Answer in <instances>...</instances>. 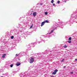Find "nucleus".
Masks as SVG:
<instances>
[{
	"mask_svg": "<svg viewBox=\"0 0 77 77\" xmlns=\"http://www.w3.org/2000/svg\"><path fill=\"white\" fill-rule=\"evenodd\" d=\"M34 62V58L31 57V59L29 61V62L30 63H32Z\"/></svg>",
	"mask_w": 77,
	"mask_h": 77,
	"instance_id": "1",
	"label": "nucleus"
},
{
	"mask_svg": "<svg viewBox=\"0 0 77 77\" xmlns=\"http://www.w3.org/2000/svg\"><path fill=\"white\" fill-rule=\"evenodd\" d=\"M57 71H58V70L56 69L54 71V72L52 73V74L54 75H55L56 74V72H57Z\"/></svg>",
	"mask_w": 77,
	"mask_h": 77,
	"instance_id": "2",
	"label": "nucleus"
},
{
	"mask_svg": "<svg viewBox=\"0 0 77 77\" xmlns=\"http://www.w3.org/2000/svg\"><path fill=\"white\" fill-rule=\"evenodd\" d=\"M36 12H34L33 13V17H36Z\"/></svg>",
	"mask_w": 77,
	"mask_h": 77,
	"instance_id": "3",
	"label": "nucleus"
},
{
	"mask_svg": "<svg viewBox=\"0 0 77 77\" xmlns=\"http://www.w3.org/2000/svg\"><path fill=\"white\" fill-rule=\"evenodd\" d=\"M21 65V63H20L19 62H17L16 64V66H19V65Z\"/></svg>",
	"mask_w": 77,
	"mask_h": 77,
	"instance_id": "4",
	"label": "nucleus"
},
{
	"mask_svg": "<svg viewBox=\"0 0 77 77\" xmlns=\"http://www.w3.org/2000/svg\"><path fill=\"white\" fill-rule=\"evenodd\" d=\"M45 21L42 22L41 23V26L42 27V26H44V24H45Z\"/></svg>",
	"mask_w": 77,
	"mask_h": 77,
	"instance_id": "5",
	"label": "nucleus"
},
{
	"mask_svg": "<svg viewBox=\"0 0 77 77\" xmlns=\"http://www.w3.org/2000/svg\"><path fill=\"white\" fill-rule=\"evenodd\" d=\"M6 55V54H4V55L2 57L3 58H4L5 57V56Z\"/></svg>",
	"mask_w": 77,
	"mask_h": 77,
	"instance_id": "6",
	"label": "nucleus"
},
{
	"mask_svg": "<svg viewBox=\"0 0 77 77\" xmlns=\"http://www.w3.org/2000/svg\"><path fill=\"white\" fill-rule=\"evenodd\" d=\"M63 47L65 48H67V47H68V46H67L66 45H65L64 46H63Z\"/></svg>",
	"mask_w": 77,
	"mask_h": 77,
	"instance_id": "7",
	"label": "nucleus"
},
{
	"mask_svg": "<svg viewBox=\"0 0 77 77\" xmlns=\"http://www.w3.org/2000/svg\"><path fill=\"white\" fill-rule=\"evenodd\" d=\"M72 39V38H71V37H69V41H71Z\"/></svg>",
	"mask_w": 77,
	"mask_h": 77,
	"instance_id": "8",
	"label": "nucleus"
},
{
	"mask_svg": "<svg viewBox=\"0 0 77 77\" xmlns=\"http://www.w3.org/2000/svg\"><path fill=\"white\" fill-rule=\"evenodd\" d=\"M54 2V0H52L51 1V3H53Z\"/></svg>",
	"mask_w": 77,
	"mask_h": 77,
	"instance_id": "9",
	"label": "nucleus"
},
{
	"mask_svg": "<svg viewBox=\"0 0 77 77\" xmlns=\"http://www.w3.org/2000/svg\"><path fill=\"white\" fill-rule=\"evenodd\" d=\"M45 23H48V21L46 20V21H45Z\"/></svg>",
	"mask_w": 77,
	"mask_h": 77,
	"instance_id": "10",
	"label": "nucleus"
},
{
	"mask_svg": "<svg viewBox=\"0 0 77 77\" xmlns=\"http://www.w3.org/2000/svg\"><path fill=\"white\" fill-rule=\"evenodd\" d=\"M11 39H14V36H12L11 37Z\"/></svg>",
	"mask_w": 77,
	"mask_h": 77,
	"instance_id": "11",
	"label": "nucleus"
},
{
	"mask_svg": "<svg viewBox=\"0 0 77 77\" xmlns=\"http://www.w3.org/2000/svg\"><path fill=\"white\" fill-rule=\"evenodd\" d=\"M45 15H47V14H48V13H47V12H45Z\"/></svg>",
	"mask_w": 77,
	"mask_h": 77,
	"instance_id": "12",
	"label": "nucleus"
},
{
	"mask_svg": "<svg viewBox=\"0 0 77 77\" xmlns=\"http://www.w3.org/2000/svg\"><path fill=\"white\" fill-rule=\"evenodd\" d=\"M32 27H33V24H32V26H31L29 29H31V28H32Z\"/></svg>",
	"mask_w": 77,
	"mask_h": 77,
	"instance_id": "13",
	"label": "nucleus"
},
{
	"mask_svg": "<svg viewBox=\"0 0 77 77\" xmlns=\"http://www.w3.org/2000/svg\"><path fill=\"white\" fill-rule=\"evenodd\" d=\"M10 66L11 68H12L13 66V64H11Z\"/></svg>",
	"mask_w": 77,
	"mask_h": 77,
	"instance_id": "14",
	"label": "nucleus"
},
{
	"mask_svg": "<svg viewBox=\"0 0 77 77\" xmlns=\"http://www.w3.org/2000/svg\"><path fill=\"white\" fill-rule=\"evenodd\" d=\"M53 31H54V30H52L51 31V32L50 33V34H51V33H52V32H53Z\"/></svg>",
	"mask_w": 77,
	"mask_h": 77,
	"instance_id": "15",
	"label": "nucleus"
},
{
	"mask_svg": "<svg viewBox=\"0 0 77 77\" xmlns=\"http://www.w3.org/2000/svg\"><path fill=\"white\" fill-rule=\"evenodd\" d=\"M68 43H71V41H68Z\"/></svg>",
	"mask_w": 77,
	"mask_h": 77,
	"instance_id": "16",
	"label": "nucleus"
},
{
	"mask_svg": "<svg viewBox=\"0 0 77 77\" xmlns=\"http://www.w3.org/2000/svg\"><path fill=\"white\" fill-rule=\"evenodd\" d=\"M60 3V1H57V3L59 4V3Z\"/></svg>",
	"mask_w": 77,
	"mask_h": 77,
	"instance_id": "17",
	"label": "nucleus"
},
{
	"mask_svg": "<svg viewBox=\"0 0 77 77\" xmlns=\"http://www.w3.org/2000/svg\"><path fill=\"white\" fill-rule=\"evenodd\" d=\"M64 61V59H63L62 60L61 62H63Z\"/></svg>",
	"mask_w": 77,
	"mask_h": 77,
	"instance_id": "18",
	"label": "nucleus"
},
{
	"mask_svg": "<svg viewBox=\"0 0 77 77\" xmlns=\"http://www.w3.org/2000/svg\"><path fill=\"white\" fill-rule=\"evenodd\" d=\"M71 74H73V73H74V72H70Z\"/></svg>",
	"mask_w": 77,
	"mask_h": 77,
	"instance_id": "19",
	"label": "nucleus"
},
{
	"mask_svg": "<svg viewBox=\"0 0 77 77\" xmlns=\"http://www.w3.org/2000/svg\"><path fill=\"white\" fill-rule=\"evenodd\" d=\"M53 6H55V4H53Z\"/></svg>",
	"mask_w": 77,
	"mask_h": 77,
	"instance_id": "20",
	"label": "nucleus"
},
{
	"mask_svg": "<svg viewBox=\"0 0 77 77\" xmlns=\"http://www.w3.org/2000/svg\"><path fill=\"white\" fill-rule=\"evenodd\" d=\"M40 5H42L43 4L42 3H41L40 4Z\"/></svg>",
	"mask_w": 77,
	"mask_h": 77,
	"instance_id": "21",
	"label": "nucleus"
},
{
	"mask_svg": "<svg viewBox=\"0 0 77 77\" xmlns=\"http://www.w3.org/2000/svg\"><path fill=\"white\" fill-rule=\"evenodd\" d=\"M16 56H18V54H16Z\"/></svg>",
	"mask_w": 77,
	"mask_h": 77,
	"instance_id": "22",
	"label": "nucleus"
},
{
	"mask_svg": "<svg viewBox=\"0 0 77 77\" xmlns=\"http://www.w3.org/2000/svg\"><path fill=\"white\" fill-rule=\"evenodd\" d=\"M63 68H66V66H63Z\"/></svg>",
	"mask_w": 77,
	"mask_h": 77,
	"instance_id": "23",
	"label": "nucleus"
},
{
	"mask_svg": "<svg viewBox=\"0 0 77 77\" xmlns=\"http://www.w3.org/2000/svg\"><path fill=\"white\" fill-rule=\"evenodd\" d=\"M75 60H76V61H77V59H75Z\"/></svg>",
	"mask_w": 77,
	"mask_h": 77,
	"instance_id": "24",
	"label": "nucleus"
},
{
	"mask_svg": "<svg viewBox=\"0 0 77 77\" xmlns=\"http://www.w3.org/2000/svg\"><path fill=\"white\" fill-rule=\"evenodd\" d=\"M32 13L30 14V15H32Z\"/></svg>",
	"mask_w": 77,
	"mask_h": 77,
	"instance_id": "25",
	"label": "nucleus"
},
{
	"mask_svg": "<svg viewBox=\"0 0 77 77\" xmlns=\"http://www.w3.org/2000/svg\"><path fill=\"white\" fill-rule=\"evenodd\" d=\"M65 2H66V1H65Z\"/></svg>",
	"mask_w": 77,
	"mask_h": 77,
	"instance_id": "26",
	"label": "nucleus"
},
{
	"mask_svg": "<svg viewBox=\"0 0 77 77\" xmlns=\"http://www.w3.org/2000/svg\"><path fill=\"white\" fill-rule=\"evenodd\" d=\"M1 77H3V76H1Z\"/></svg>",
	"mask_w": 77,
	"mask_h": 77,
	"instance_id": "27",
	"label": "nucleus"
}]
</instances>
